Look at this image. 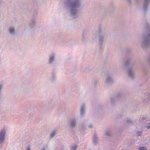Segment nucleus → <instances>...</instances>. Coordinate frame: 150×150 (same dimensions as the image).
<instances>
[{
  "mask_svg": "<svg viewBox=\"0 0 150 150\" xmlns=\"http://www.w3.org/2000/svg\"><path fill=\"white\" fill-rule=\"evenodd\" d=\"M80 0H66V6L70 9L71 15L74 16L77 15L78 11L74 8H77L80 5Z\"/></svg>",
  "mask_w": 150,
  "mask_h": 150,
  "instance_id": "1",
  "label": "nucleus"
},
{
  "mask_svg": "<svg viewBox=\"0 0 150 150\" xmlns=\"http://www.w3.org/2000/svg\"><path fill=\"white\" fill-rule=\"evenodd\" d=\"M56 53L55 52H52L49 55L48 63L51 66L53 67L56 62Z\"/></svg>",
  "mask_w": 150,
  "mask_h": 150,
  "instance_id": "2",
  "label": "nucleus"
},
{
  "mask_svg": "<svg viewBox=\"0 0 150 150\" xmlns=\"http://www.w3.org/2000/svg\"><path fill=\"white\" fill-rule=\"evenodd\" d=\"M6 129L4 127L0 130V144L4 142L5 138Z\"/></svg>",
  "mask_w": 150,
  "mask_h": 150,
  "instance_id": "3",
  "label": "nucleus"
},
{
  "mask_svg": "<svg viewBox=\"0 0 150 150\" xmlns=\"http://www.w3.org/2000/svg\"><path fill=\"white\" fill-rule=\"evenodd\" d=\"M150 2V0H144L143 5V10L145 12L147 11L148 9V4Z\"/></svg>",
  "mask_w": 150,
  "mask_h": 150,
  "instance_id": "4",
  "label": "nucleus"
},
{
  "mask_svg": "<svg viewBox=\"0 0 150 150\" xmlns=\"http://www.w3.org/2000/svg\"><path fill=\"white\" fill-rule=\"evenodd\" d=\"M86 109V105L84 104H83L81 105L80 108V116L83 117L85 113Z\"/></svg>",
  "mask_w": 150,
  "mask_h": 150,
  "instance_id": "5",
  "label": "nucleus"
},
{
  "mask_svg": "<svg viewBox=\"0 0 150 150\" xmlns=\"http://www.w3.org/2000/svg\"><path fill=\"white\" fill-rule=\"evenodd\" d=\"M76 120L74 118H73L72 119L70 122V127L71 128H74L76 126Z\"/></svg>",
  "mask_w": 150,
  "mask_h": 150,
  "instance_id": "6",
  "label": "nucleus"
},
{
  "mask_svg": "<svg viewBox=\"0 0 150 150\" xmlns=\"http://www.w3.org/2000/svg\"><path fill=\"white\" fill-rule=\"evenodd\" d=\"M105 81L107 83H110L112 81V79L110 74H106L105 75Z\"/></svg>",
  "mask_w": 150,
  "mask_h": 150,
  "instance_id": "7",
  "label": "nucleus"
},
{
  "mask_svg": "<svg viewBox=\"0 0 150 150\" xmlns=\"http://www.w3.org/2000/svg\"><path fill=\"white\" fill-rule=\"evenodd\" d=\"M56 79V71H52L51 72V75L50 78V81L52 83L55 82Z\"/></svg>",
  "mask_w": 150,
  "mask_h": 150,
  "instance_id": "8",
  "label": "nucleus"
},
{
  "mask_svg": "<svg viewBox=\"0 0 150 150\" xmlns=\"http://www.w3.org/2000/svg\"><path fill=\"white\" fill-rule=\"evenodd\" d=\"M98 141V137L96 134H94L93 138V143L95 145H97Z\"/></svg>",
  "mask_w": 150,
  "mask_h": 150,
  "instance_id": "9",
  "label": "nucleus"
},
{
  "mask_svg": "<svg viewBox=\"0 0 150 150\" xmlns=\"http://www.w3.org/2000/svg\"><path fill=\"white\" fill-rule=\"evenodd\" d=\"M8 31L11 35H14L15 34V30L13 26H10L9 27Z\"/></svg>",
  "mask_w": 150,
  "mask_h": 150,
  "instance_id": "10",
  "label": "nucleus"
},
{
  "mask_svg": "<svg viewBox=\"0 0 150 150\" xmlns=\"http://www.w3.org/2000/svg\"><path fill=\"white\" fill-rule=\"evenodd\" d=\"M128 74L129 77L132 78L134 77V73L131 69H129L128 70Z\"/></svg>",
  "mask_w": 150,
  "mask_h": 150,
  "instance_id": "11",
  "label": "nucleus"
},
{
  "mask_svg": "<svg viewBox=\"0 0 150 150\" xmlns=\"http://www.w3.org/2000/svg\"><path fill=\"white\" fill-rule=\"evenodd\" d=\"M104 36L103 35H100L99 37L98 40L99 43L100 45H102L104 41Z\"/></svg>",
  "mask_w": 150,
  "mask_h": 150,
  "instance_id": "12",
  "label": "nucleus"
},
{
  "mask_svg": "<svg viewBox=\"0 0 150 150\" xmlns=\"http://www.w3.org/2000/svg\"><path fill=\"white\" fill-rule=\"evenodd\" d=\"M56 134V131L55 130L52 131L50 133V139H51Z\"/></svg>",
  "mask_w": 150,
  "mask_h": 150,
  "instance_id": "13",
  "label": "nucleus"
},
{
  "mask_svg": "<svg viewBox=\"0 0 150 150\" xmlns=\"http://www.w3.org/2000/svg\"><path fill=\"white\" fill-rule=\"evenodd\" d=\"M111 132L110 130L107 129L106 131L105 134L107 136H109L111 135Z\"/></svg>",
  "mask_w": 150,
  "mask_h": 150,
  "instance_id": "14",
  "label": "nucleus"
},
{
  "mask_svg": "<svg viewBox=\"0 0 150 150\" xmlns=\"http://www.w3.org/2000/svg\"><path fill=\"white\" fill-rule=\"evenodd\" d=\"M36 23V21L35 19H33L30 21V24L31 25H35Z\"/></svg>",
  "mask_w": 150,
  "mask_h": 150,
  "instance_id": "15",
  "label": "nucleus"
},
{
  "mask_svg": "<svg viewBox=\"0 0 150 150\" xmlns=\"http://www.w3.org/2000/svg\"><path fill=\"white\" fill-rule=\"evenodd\" d=\"M78 148L77 145L72 146L71 147V150H76Z\"/></svg>",
  "mask_w": 150,
  "mask_h": 150,
  "instance_id": "16",
  "label": "nucleus"
},
{
  "mask_svg": "<svg viewBox=\"0 0 150 150\" xmlns=\"http://www.w3.org/2000/svg\"><path fill=\"white\" fill-rule=\"evenodd\" d=\"M139 149L140 150H147V148L145 147H141L139 148Z\"/></svg>",
  "mask_w": 150,
  "mask_h": 150,
  "instance_id": "17",
  "label": "nucleus"
},
{
  "mask_svg": "<svg viewBox=\"0 0 150 150\" xmlns=\"http://www.w3.org/2000/svg\"><path fill=\"white\" fill-rule=\"evenodd\" d=\"M88 127L90 129H92L93 127V125L92 124H90L88 125Z\"/></svg>",
  "mask_w": 150,
  "mask_h": 150,
  "instance_id": "18",
  "label": "nucleus"
},
{
  "mask_svg": "<svg viewBox=\"0 0 150 150\" xmlns=\"http://www.w3.org/2000/svg\"><path fill=\"white\" fill-rule=\"evenodd\" d=\"M137 134H138V136H139L140 135L142 134V132L141 131L138 132Z\"/></svg>",
  "mask_w": 150,
  "mask_h": 150,
  "instance_id": "19",
  "label": "nucleus"
},
{
  "mask_svg": "<svg viewBox=\"0 0 150 150\" xmlns=\"http://www.w3.org/2000/svg\"><path fill=\"white\" fill-rule=\"evenodd\" d=\"M26 150H31L30 146H27L26 148Z\"/></svg>",
  "mask_w": 150,
  "mask_h": 150,
  "instance_id": "20",
  "label": "nucleus"
},
{
  "mask_svg": "<svg viewBox=\"0 0 150 150\" xmlns=\"http://www.w3.org/2000/svg\"><path fill=\"white\" fill-rule=\"evenodd\" d=\"M115 100V99L114 98H112L110 99V101L112 103L113 101H114Z\"/></svg>",
  "mask_w": 150,
  "mask_h": 150,
  "instance_id": "21",
  "label": "nucleus"
},
{
  "mask_svg": "<svg viewBox=\"0 0 150 150\" xmlns=\"http://www.w3.org/2000/svg\"><path fill=\"white\" fill-rule=\"evenodd\" d=\"M127 123H130L131 122V121L130 120H128L127 121Z\"/></svg>",
  "mask_w": 150,
  "mask_h": 150,
  "instance_id": "22",
  "label": "nucleus"
},
{
  "mask_svg": "<svg viewBox=\"0 0 150 150\" xmlns=\"http://www.w3.org/2000/svg\"><path fill=\"white\" fill-rule=\"evenodd\" d=\"M149 63L150 64V57L149 59Z\"/></svg>",
  "mask_w": 150,
  "mask_h": 150,
  "instance_id": "23",
  "label": "nucleus"
},
{
  "mask_svg": "<svg viewBox=\"0 0 150 150\" xmlns=\"http://www.w3.org/2000/svg\"><path fill=\"white\" fill-rule=\"evenodd\" d=\"M41 150H45V149L44 148H43L41 149Z\"/></svg>",
  "mask_w": 150,
  "mask_h": 150,
  "instance_id": "24",
  "label": "nucleus"
}]
</instances>
